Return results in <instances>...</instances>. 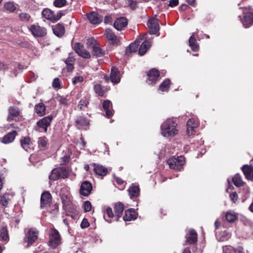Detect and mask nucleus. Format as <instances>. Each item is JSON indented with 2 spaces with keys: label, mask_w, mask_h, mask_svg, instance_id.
<instances>
[{
  "label": "nucleus",
  "mask_w": 253,
  "mask_h": 253,
  "mask_svg": "<svg viewBox=\"0 0 253 253\" xmlns=\"http://www.w3.org/2000/svg\"><path fill=\"white\" fill-rule=\"evenodd\" d=\"M20 142L22 148L26 151H28L30 149V145L31 144L30 138L29 137H24L21 140Z\"/></svg>",
  "instance_id": "72a5a7b5"
},
{
  "label": "nucleus",
  "mask_w": 253,
  "mask_h": 253,
  "mask_svg": "<svg viewBox=\"0 0 253 253\" xmlns=\"http://www.w3.org/2000/svg\"><path fill=\"white\" fill-rule=\"evenodd\" d=\"M136 218L134 210L130 209L125 211V215L123 217V219L128 221L134 220Z\"/></svg>",
  "instance_id": "a878e982"
},
{
  "label": "nucleus",
  "mask_w": 253,
  "mask_h": 253,
  "mask_svg": "<svg viewBox=\"0 0 253 253\" xmlns=\"http://www.w3.org/2000/svg\"><path fill=\"white\" fill-rule=\"evenodd\" d=\"M226 218L228 222H233L236 220L237 215L234 211H230L227 212Z\"/></svg>",
  "instance_id": "58836bf2"
},
{
  "label": "nucleus",
  "mask_w": 253,
  "mask_h": 253,
  "mask_svg": "<svg viewBox=\"0 0 253 253\" xmlns=\"http://www.w3.org/2000/svg\"><path fill=\"white\" fill-rule=\"evenodd\" d=\"M66 0H55L54 5L57 7H61L66 4Z\"/></svg>",
  "instance_id": "09e8293b"
},
{
  "label": "nucleus",
  "mask_w": 253,
  "mask_h": 253,
  "mask_svg": "<svg viewBox=\"0 0 253 253\" xmlns=\"http://www.w3.org/2000/svg\"><path fill=\"white\" fill-rule=\"evenodd\" d=\"M69 158L68 156H64L63 157L61 158V162L60 164L61 165H65L66 164L68 161H69Z\"/></svg>",
  "instance_id": "680f3d73"
},
{
  "label": "nucleus",
  "mask_w": 253,
  "mask_h": 253,
  "mask_svg": "<svg viewBox=\"0 0 253 253\" xmlns=\"http://www.w3.org/2000/svg\"><path fill=\"white\" fill-rule=\"evenodd\" d=\"M198 126V122L193 119H190L187 122V133L189 136L195 133V128Z\"/></svg>",
  "instance_id": "4468645a"
},
{
  "label": "nucleus",
  "mask_w": 253,
  "mask_h": 253,
  "mask_svg": "<svg viewBox=\"0 0 253 253\" xmlns=\"http://www.w3.org/2000/svg\"><path fill=\"white\" fill-rule=\"evenodd\" d=\"M75 52L81 57L88 59L90 57V53L84 49V45L79 42H77L74 45Z\"/></svg>",
  "instance_id": "9d476101"
},
{
  "label": "nucleus",
  "mask_w": 253,
  "mask_h": 253,
  "mask_svg": "<svg viewBox=\"0 0 253 253\" xmlns=\"http://www.w3.org/2000/svg\"><path fill=\"white\" fill-rule=\"evenodd\" d=\"M187 7H188L187 5L184 4H182L180 6L179 8L181 10H184L187 9Z\"/></svg>",
  "instance_id": "338daca9"
},
{
  "label": "nucleus",
  "mask_w": 253,
  "mask_h": 253,
  "mask_svg": "<svg viewBox=\"0 0 253 253\" xmlns=\"http://www.w3.org/2000/svg\"><path fill=\"white\" fill-rule=\"evenodd\" d=\"M241 21L245 28H249L253 24V13H247L244 15V18L241 19Z\"/></svg>",
  "instance_id": "412c9836"
},
{
  "label": "nucleus",
  "mask_w": 253,
  "mask_h": 253,
  "mask_svg": "<svg viewBox=\"0 0 253 253\" xmlns=\"http://www.w3.org/2000/svg\"><path fill=\"white\" fill-rule=\"evenodd\" d=\"M105 35L108 40L111 41L112 44H118L119 43V39L110 29H108L105 30Z\"/></svg>",
  "instance_id": "b1692460"
},
{
  "label": "nucleus",
  "mask_w": 253,
  "mask_h": 253,
  "mask_svg": "<svg viewBox=\"0 0 253 253\" xmlns=\"http://www.w3.org/2000/svg\"><path fill=\"white\" fill-rule=\"evenodd\" d=\"M76 123L78 127L87 126L89 124L88 120L82 117L78 118L76 121Z\"/></svg>",
  "instance_id": "c9c22d12"
},
{
  "label": "nucleus",
  "mask_w": 253,
  "mask_h": 253,
  "mask_svg": "<svg viewBox=\"0 0 253 253\" xmlns=\"http://www.w3.org/2000/svg\"><path fill=\"white\" fill-rule=\"evenodd\" d=\"M52 86L54 88H60V81L58 78H55L52 82Z\"/></svg>",
  "instance_id": "603ef678"
},
{
  "label": "nucleus",
  "mask_w": 253,
  "mask_h": 253,
  "mask_svg": "<svg viewBox=\"0 0 253 253\" xmlns=\"http://www.w3.org/2000/svg\"><path fill=\"white\" fill-rule=\"evenodd\" d=\"M128 191L131 199L137 197L139 195V188L137 186L133 185L131 186Z\"/></svg>",
  "instance_id": "473e14b6"
},
{
  "label": "nucleus",
  "mask_w": 253,
  "mask_h": 253,
  "mask_svg": "<svg viewBox=\"0 0 253 253\" xmlns=\"http://www.w3.org/2000/svg\"><path fill=\"white\" fill-rule=\"evenodd\" d=\"M87 18L90 22L93 24H99L103 20V17L95 12H91L87 14Z\"/></svg>",
  "instance_id": "f3484780"
},
{
  "label": "nucleus",
  "mask_w": 253,
  "mask_h": 253,
  "mask_svg": "<svg viewBox=\"0 0 253 253\" xmlns=\"http://www.w3.org/2000/svg\"><path fill=\"white\" fill-rule=\"evenodd\" d=\"M92 190V185L87 181H84L80 188V194L84 196H87Z\"/></svg>",
  "instance_id": "2eb2a0df"
},
{
  "label": "nucleus",
  "mask_w": 253,
  "mask_h": 253,
  "mask_svg": "<svg viewBox=\"0 0 253 253\" xmlns=\"http://www.w3.org/2000/svg\"><path fill=\"white\" fill-rule=\"evenodd\" d=\"M235 253H243V248L239 246L237 248H233Z\"/></svg>",
  "instance_id": "e2e57ef3"
},
{
  "label": "nucleus",
  "mask_w": 253,
  "mask_h": 253,
  "mask_svg": "<svg viewBox=\"0 0 253 253\" xmlns=\"http://www.w3.org/2000/svg\"><path fill=\"white\" fill-rule=\"evenodd\" d=\"M0 237L3 241H7L9 240L8 231L6 227L3 226L0 228Z\"/></svg>",
  "instance_id": "e433bc0d"
},
{
  "label": "nucleus",
  "mask_w": 253,
  "mask_h": 253,
  "mask_svg": "<svg viewBox=\"0 0 253 253\" xmlns=\"http://www.w3.org/2000/svg\"><path fill=\"white\" fill-rule=\"evenodd\" d=\"M74 59L73 57H68L66 60V64L67 65V70L68 72H71L74 69L73 64L74 62Z\"/></svg>",
  "instance_id": "a19ab883"
},
{
  "label": "nucleus",
  "mask_w": 253,
  "mask_h": 253,
  "mask_svg": "<svg viewBox=\"0 0 253 253\" xmlns=\"http://www.w3.org/2000/svg\"><path fill=\"white\" fill-rule=\"evenodd\" d=\"M60 244L61 237L59 232L54 228H52L49 233L48 246L54 249Z\"/></svg>",
  "instance_id": "f03ea898"
},
{
  "label": "nucleus",
  "mask_w": 253,
  "mask_h": 253,
  "mask_svg": "<svg viewBox=\"0 0 253 253\" xmlns=\"http://www.w3.org/2000/svg\"><path fill=\"white\" fill-rule=\"evenodd\" d=\"M63 208L66 212L72 213H75L76 210L72 206V202L70 197L67 195H63L61 197Z\"/></svg>",
  "instance_id": "1a4fd4ad"
},
{
  "label": "nucleus",
  "mask_w": 253,
  "mask_h": 253,
  "mask_svg": "<svg viewBox=\"0 0 253 253\" xmlns=\"http://www.w3.org/2000/svg\"><path fill=\"white\" fill-rule=\"evenodd\" d=\"M186 1L191 5H194L195 2V0H186Z\"/></svg>",
  "instance_id": "774afa93"
},
{
  "label": "nucleus",
  "mask_w": 253,
  "mask_h": 253,
  "mask_svg": "<svg viewBox=\"0 0 253 253\" xmlns=\"http://www.w3.org/2000/svg\"><path fill=\"white\" fill-rule=\"evenodd\" d=\"M68 171L64 167H60L54 169L49 176V178L53 180H56L59 178H65L68 176Z\"/></svg>",
  "instance_id": "20e7f679"
},
{
  "label": "nucleus",
  "mask_w": 253,
  "mask_h": 253,
  "mask_svg": "<svg viewBox=\"0 0 253 253\" xmlns=\"http://www.w3.org/2000/svg\"><path fill=\"white\" fill-rule=\"evenodd\" d=\"M114 210L115 216L118 219L121 216L122 212L124 210V206L122 203H117L114 205Z\"/></svg>",
  "instance_id": "bb28decb"
},
{
  "label": "nucleus",
  "mask_w": 253,
  "mask_h": 253,
  "mask_svg": "<svg viewBox=\"0 0 253 253\" xmlns=\"http://www.w3.org/2000/svg\"><path fill=\"white\" fill-rule=\"evenodd\" d=\"M94 90L95 92L100 96L104 94L103 87L100 84H96L94 86Z\"/></svg>",
  "instance_id": "c03bdc74"
},
{
  "label": "nucleus",
  "mask_w": 253,
  "mask_h": 253,
  "mask_svg": "<svg viewBox=\"0 0 253 253\" xmlns=\"http://www.w3.org/2000/svg\"><path fill=\"white\" fill-rule=\"evenodd\" d=\"M148 79L147 81L149 84H155L158 80L160 74L159 71L155 69H153L149 71L147 74Z\"/></svg>",
  "instance_id": "f8f14e48"
},
{
  "label": "nucleus",
  "mask_w": 253,
  "mask_h": 253,
  "mask_svg": "<svg viewBox=\"0 0 253 253\" xmlns=\"http://www.w3.org/2000/svg\"><path fill=\"white\" fill-rule=\"evenodd\" d=\"M92 49V54L96 57H101L104 54V52L99 46L98 44L94 45Z\"/></svg>",
  "instance_id": "4c0bfd02"
},
{
  "label": "nucleus",
  "mask_w": 253,
  "mask_h": 253,
  "mask_svg": "<svg viewBox=\"0 0 253 253\" xmlns=\"http://www.w3.org/2000/svg\"><path fill=\"white\" fill-rule=\"evenodd\" d=\"M87 44L91 46L92 48L94 45H96L98 43L93 38H90L87 40Z\"/></svg>",
  "instance_id": "864d4df0"
},
{
  "label": "nucleus",
  "mask_w": 253,
  "mask_h": 253,
  "mask_svg": "<svg viewBox=\"0 0 253 253\" xmlns=\"http://www.w3.org/2000/svg\"><path fill=\"white\" fill-rule=\"evenodd\" d=\"M54 34L58 37L63 35L65 33L64 27L62 24H58L53 28Z\"/></svg>",
  "instance_id": "c756f323"
},
{
  "label": "nucleus",
  "mask_w": 253,
  "mask_h": 253,
  "mask_svg": "<svg viewBox=\"0 0 253 253\" xmlns=\"http://www.w3.org/2000/svg\"><path fill=\"white\" fill-rule=\"evenodd\" d=\"M35 112L40 116H42L45 114V106L42 103H39L35 107Z\"/></svg>",
  "instance_id": "7c9ffc66"
},
{
  "label": "nucleus",
  "mask_w": 253,
  "mask_h": 253,
  "mask_svg": "<svg viewBox=\"0 0 253 253\" xmlns=\"http://www.w3.org/2000/svg\"><path fill=\"white\" fill-rule=\"evenodd\" d=\"M185 158L183 156H179L177 158H169L167 163L170 169L175 170H180L184 164Z\"/></svg>",
  "instance_id": "7ed1b4c3"
},
{
  "label": "nucleus",
  "mask_w": 253,
  "mask_h": 253,
  "mask_svg": "<svg viewBox=\"0 0 253 253\" xmlns=\"http://www.w3.org/2000/svg\"><path fill=\"white\" fill-rule=\"evenodd\" d=\"M177 123L173 119H168L161 125V132L165 137L173 136L177 133Z\"/></svg>",
  "instance_id": "f257e3e1"
},
{
  "label": "nucleus",
  "mask_w": 253,
  "mask_h": 253,
  "mask_svg": "<svg viewBox=\"0 0 253 253\" xmlns=\"http://www.w3.org/2000/svg\"><path fill=\"white\" fill-rule=\"evenodd\" d=\"M232 181L234 185L237 187H240L243 185V182L241 176L239 174H236L232 178Z\"/></svg>",
  "instance_id": "ea45409f"
},
{
  "label": "nucleus",
  "mask_w": 253,
  "mask_h": 253,
  "mask_svg": "<svg viewBox=\"0 0 253 253\" xmlns=\"http://www.w3.org/2000/svg\"><path fill=\"white\" fill-rule=\"evenodd\" d=\"M89 223L88 222V220L86 218H84L81 224V227L82 228H85L89 226Z\"/></svg>",
  "instance_id": "13d9d810"
},
{
  "label": "nucleus",
  "mask_w": 253,
  "mask_h": 253,
  "mask_svg": "<svg viewBox=\"0 0 253 253\" xmlns=\"http://www.w3.org/2000/svg\"><path fill=\"white\" fill-rule=\"evenodd\" d=\"M20 20L24 22H27L31 18V16L27 13L22 12L19 14Z\"/></svg>",
  "instance_id": "49530a36"
},
{
  "label": "nucleus",
  "mask_w": 253,
  "mask_h": 253,
  "mask_svg": "<svg viewBox=\"0 0 253 253\" xmlns=\"http://www.w3.org/2000/svg\"><path fill=\"white\" fill-rule=\"evenodd\" d=\"M116 180L117 183L119 185H122L123 183V180L119 177H117L116 178Z\"/></svg>",
  "instance_id": "69168bd1"
},
{
  "label": "nucleus",
  "mask_w": 253,
  "mask_h": 253,
  "mask_svg": "<svg viewBox=\"0 0 253 253\" xmlns=\"http://www.w3.org/2000/svg\"><path fill=\"white\" fill-rule=\"evenodd\" d=\"M242 170L247 179L253 181V166L244 165L242 167Z\"/></svg>",
  "instance_id": "5701e85b"
},
{
  "label": "nucleus",
  "mask_w": 253,
  "mask_h": 253,
  "mask_svg": "<svg viewBox=\"0 0 253 253\" xmlns=\"http://www.w3.org/2000/svg\"><path fill=\"white\" fill-rule=\"evenodd\" d=\"M147 26L151 35L156 34L160 30L159 21L155 17H152L148 20Z\"/></svg>",
  "instance_id": "6e6552de"
},
{
  "label": "nucleus",
  "mask_w": 253,
  "mask_h": 253,
  "mask_svg": "<svg viewBox=\"0 0 253 253\" xmlns=\"http://www.w3.org/2000/svg\"><path fill=\"white\" fill-rule=\"evenodd\" d=\"M42 15L45 19L55 22L59 20L63 14L60 11L55 13L50 9L45 8L42 11Z\"/></svg>",
  "instance_id": "39448f33"
},
{
  "label": "nucleus",
  "mask_w": 253,
  "mask_h": 253,
  "mask_svg": "<svg viewBox=\"0 0 253 253\" xmlns=\"http://www.w3.org/2000/svg\"><path fill=\"white\" fill-rule=\"evenodd\" d=\"M151 46V42L147 40L143 42L139 49V54L143 55Z\"/></svg>",
  "instance_id": "cd10ccee"
},
{
  "label": "nucleus",
  "mask_w": 253,
  "mask_h": 253,
  "mask_svg": "<svg viewBox=\"0 0 253 253\" xmlns=\"http://www.w3.org/2000/svg\"><path fill=\"white\" fill-rule=\"evenodd\" d=\"M110 79L113 84H118L120 82L121 78L120 72L118 68L113 67L111 69Z\"/></svg>",
  "instance_id": "aec40b11"
},
{
  "label": "nucleus",
  "mask_w": 253,
  "mask_h": 253,
  "mask_svg": "<svg viewBox=\"0 0 253 253\" xmlns=\"http://www.w3.org/2000/svg\"><path fill=\"white\" fill-rule=\"evenodd\" d=\"M84 209L86 212L89 211L91 209V204L89 201H85L84 203Z\"/></svg>",
  "instance_id": "5fc2aeb1"
},
{
  "label": "nucleus",
  "mask_w": 253,
  "mask_h": 253,
  "mask_svg": "<svg viewBox=\"0 0 253 253\" xmlns=\"http://www.w3.org/2000/svg\"><path fill=\"white\" fill-rule=\"evenodd\" d=\"M137 47L138 44L136 42L131 43L126 49V53L128 54L132 52H135L136 51Z\"/></svg>",
  "instance_id": "a18cd8bd"
},
{
  "label": "nucleus",
  "mask_w": 253,
  "mask_h": 253,
  "mask_svg": "<svg viewBox=\"0 0 253 253\" xmlns=\"http://www.w3.org/2000/svg\"><path fill=\"white\" fill-rule=\"evenodd\" d=\"M38 143L39 148H45L47 144V138L45 136L39 137L38 139Z\"/></svg>",
  "instance_id": "79ce46f5"
},
{
  "label": "nucleus",
  "mask_w": 253,
  "mask_h": 253,
  "mask_svg": "<svg viewBox=\"0 0 253 253\" xmlns=\"http://www.w3.org/2000/svg\"><path fill=\"white\" fill-rule=\"evenodd\" d=\"M106 214L108 215L109 218L113 217L114 216V213L112 211L111 208L108 207L106 210Z\"/></svg>",
  "instance_id": "bf43d9fd"
},
{
  "label": "nucleus",
  "mask_w": 253,
  "mask_h": 253,
  "mask_svg": "<svg viewBox=\"0 0 253 253\" xmlns=\"http://www.w3.org/2000/svg\"><path fill=\"white\" fill-rule=\"evenodd\" d=\"M231 200L233 203H236L238 200V195L236 192H233L230 195Z\"/></svg>",
  "instance_id": "4d7b16f0"
},
{
  "label": "nucleus",
  "mask_w": 253,
  "mask_h": 253,
  "mask_svg": "<svg viewBox=\"0 0 253 253\" xmlns=\"http://www.w3.org/2000/svg\"><path fill=\"white\" fill-rule=\"evenodd\" d=\"M0 202L2 206H6L8 203V199L5 196H3L1 197Z\"/></svg>",
  "instance_id": "6e6d98bb"
},
{
  "label": "nucleus",
  "mask_w": 253,
  "mask_h": 253,
  "mask_svg": "<svg viewBox=\"0 0 253 253\" xmlns=\"http://www.w3.org/2000/svg\"><path fill=\"white\" fill-rule=\"evenodd\" d=\"M112 21V18L110 16H106L104 18V22L106 24L109 23Z\"/></svg>",
  "instance_id": "0e129e2a"
},
{
  "label": "nucleus",
  "mask_w": 253,
  "mask_h": 253,
  "mask_svg": "<svg viewBox=\"0 0 253 253\" xmlns=\"http://www.w3.org/2000/svg\"><path fill=\"white\" fill-rule=\"evenodd\" d=\"M83 81L84 78L82 76H77L72 79V83L74 85H76L78 83H82Z\"/></svg>",
  "instance_id": "8fccbe9b"
},
{
  "label": "nucleus",
  "mask_w": 253,
  "mask_h": 253,
  "mask_svg": "<svg viewBox=\"0 0 253 253\" xmlns=\"http://www.w3.org/2000/svg\"><path fill=\"white\" fill-rule=\"evenodd\" d=\"M4 8L9 11L10 12H13L16 9V7L12 2H7L4 5Z\"/></svg>",
  "instance_id": "37998d69"
},
{
  "label": "nucleus",
  "mask_w": 253,
  "mask_h": 253,
  "mask_svg": "<svg viewBox=\"0 0 253 253\" xmlns=\"http://www.w3.org/2000/svg\"><path fill=\"white\" fill-rule=\"evenodd\" d=\"M16 134V131L15 130L9 132L0 139V141L4 144L11 143L15 139Z\"/></svg>",
  "instance_id": "4be33fe9"
},
{
  "label": "nucleus",
  "mask_w": 253,
  "mask_h": 253,
  "mask_svg": "<svg viewBox=\"0 0 253 253\" xmlns=\"http://www.w3.org/2000/svg\"><path fill=\"white\" fill-rule=\"evenodd\" d=\"M51 199V195L48 192H44L41 197V207L43 208L47 207L50 204Z\"/></svg>",
  "instance_id": "ddd939ff"
},
{
  "label": "nucleus",
  "mask_w": 253,
  "mask_h": 253,
  "mask_svg": "<svg viewBox=\"0 0 253 253\" xmlns=\"http://www.w3.org/2000/svg\"><path fill=\"white\" fill-rule=\"evenodd\" d=\"M178 0H170L169 3V6L170 7H174L178 5Z\"/></svg>",
  "instance_id": "052dcab7"
},
{
  "label": "nucleus",
  "mask_w": 253,
  "mask_h": 253,
  "mask_svg": "<svg viewBox=\"0 0 253 253\" xmlns=\"http://www.w3.org/2000/svg\"><path fill=\"white\" fill-rule=\"evenodd\" d=\"M127 25V21L125 17L118 18L114 23V27L118 31L122 30Z\"/></svg>",
  "instance_id": "6ab92c4d"
},
{
  "label": "nucleus",
  "mask_w": 253,
  "mask_h": 253,
  "mask_svg": "<svg viewBox=\"0 0 253 253\" xmlns=\"http://www.w3.org/2000/svg\"><path fill=\"white\" fill-rule=\"evenodd\" d=\"M30 30L35 37H42L46 35V30L45 28L41 27L38 25H32Z\"/></svg>",
  "instance_id": "9b49d317"
},
{
  "label": "nucleus",
  "mask_w": 253,
  "mask_h": 253,
  "mask_svg": "<svg viewBox=\"0 0 253 253\" xmlns=\"http://www.w3.org/2000/svg\"><path fill=\"white\" fill-rule=\"evenodd\" d=\"M185 238L188 244H193L197 241V234L194 229H190L186 234Z\"/></svg>",
  "instance_id": "dca6fc26"
},
{
  "label": "nucleus",
  "mask_w": 253,
  "mask_h": 253,
  "mask_svg": "<svg viewBox=\"0 0 253 253\" xmlns=\"http://www.w3.org/2000/svg\"><path fill=\"white\" fill-rule=\"evenodd\" d=\"M189 44L193 51H195L199 49V45L193 34L191 35L189 38Z\"/></svg>",
  "instance_id": "2f4dec72"
},
{
  "label": "nucleus",
  "mask_w": 253,
  "mask_h": 253,
  "mask_svg": "<svg viewBox=\"0 0 253 253\" xmlns=\"http://www.w3.org/2000/svg\"><path fill=\"white\" fill-rule=\"evenodd\" d=\"M8 116L7 121L10 122L12 120L13 117H17L20 114V110L18 108L10 106L8 108Z\"/></svg>",
  "instance_id": "393cba45"
},
{
  "label": "nucleus",
  "mask_w": 253,
  "mask_h": 253,
  "mask_svg": "<svg viewBox=\"0 0 253 253\" xmlns=\"http://www.w3.org/2000/svg\"><path fill=\"white\" fill-rule=\"evenodd\" d=\"M102 105L105 111L106 116L108 118L111 117L113 114L112 110L110 109V106H112L111 102L108 100H105L103 102Z\"/></svg>",
  "instance_id": "c85d7f7f"
},
{
  "label": "nucleus",
  "mask_w": 253,
  "mask_h": 253,
  "mask_svg": "<svg viewBox=\"0 0 253 253\" xmlns=\"http://www.w3.org/2000/svg\"><path fill=\"white\" fill-rule=\"evenodd\" d=\"M52 119L53 117L52 116H48L39 121L37 125L39 128V131H42L43 130L44 132H46L47 127L50 125Z\"/></svg>",
  "instance_id": "0eeeda50"
},
{
  "label": "nucleus",
  "mask_w": 253,
  "mask_h": 253,
  "mask_svg": "<svg viewBox=\"0 0 253 253\" xmlns=\"http://www.w3.org/2000/svg\"><path fill=\"white\" fill-rule=\"evenodd\" d=\"M170 84V80L167 79L165 80L159 86V90L162 92L168 91L169 88V85Z\"/></svg>",
  "instance_id": "f704fd0d"
},
{
  "label": "nucleus",
  "mask_w": 253,
  "mask_h": 253,
  "mask_svg": "<svg viewBox=\"0 0 253 253\" xmlns=\"http://www.w3.org/2000/svg\"><path fill=\"white\" fill-rule=\"evenodd\" d=\"M88 103V101H87L86 98H84L82 99L78 105V107H79L80 110L83 109L84 107H86L87 104Z\"/></svg>",
  "instance_id": "de8ad7c7"
},
{
  "label": "nucleus",
  "mask_w": 253,
  "mask_h": 253,
  "mask_svg": "<svg viewBox=\"0 0 253 253\" xmlns=\"http://www.w3.org/2000/svg\"><path fill=\"white\" fill-rule=\"evenodd\" d=\"M38 234L39 231L36 228H30L26 234L24 241L30 246L38 240Z\"/></svg>",
  "instance_id": "423d86ee"
},
{
  "label": "nucleus",
  "mask_w": 253,
  "mask_h": 253,
  "mask_svg": "<svg viewBox=\"0 0 253 253\" xmlns=\"http://www.w3.org/2000/svg\"><path fill=\"white\" fill-rule=\"evenodd\" d=\"M92 166L93 167V171L97 175L104 176L108 173L107 168L104 167L102 165L93 163L92 164Z\"/></svg>",
  "instance_id": "a211bd4d"
},
{
  "label": "nucleus",
  "mask_w": 253,
  "mask_h": 253,
  "mask_svg": "<svg viewBox=\"0 0 253 253\" xmlns=\"http://www.w3.org/2000/svg\"><path fill=\"white\" fill-rule=\"evenodd\" d=\"M58 100L61 104L65 106L68 105V102L69 100L67 99V97L59 96Z\"/></svg>",
  "instance_id": "3c124183"
}]
</instances>
